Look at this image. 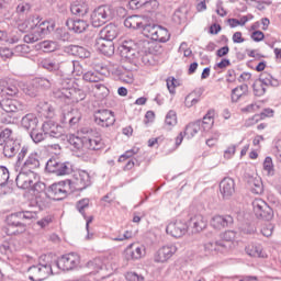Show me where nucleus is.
Instances as JSON below:
<instances>
[{"label":"nucleus","instance_id":"a878e982","mask_svg":"<svg viewBox=\"0 0 281 281\" xmlns=\"http://www.w3.org/2000/svg\"><path fill=\"white\" fill-rule=\"evenodd\" d=\"M89 203L90 200L89 198H83L79 201H77L76 203V210L79 212V214H81V216H83L85 221H86V229L89 231V225H91V223H93V215L91 216H87L86 210H89Z\"/></svg>","mask_w":281,"mask_h":281},{"label":"nucleus","instance_id":"72a5a7b5","mask_svg":"<svg viewBox=\"0 0 281 281\" xmlns=\"http://www.w3.org/2000/svg\"><path fill=\"white\" fill-rule=\"evenodd\" d=\"M97 47L100 54H103V56H108V58H111L113 54H115V45L113 42H106L99 40L97 42Z\"/></svg>","mask_w":281,"mask_h":281},{"label":"nucleus","instance_id":"6e6d98bb","mask_svg":"<svg viewBox=\"0 0 281 281\" xmlns=\"http://www.w3.org/2000/svg\"><path fill=\"white\" fill-rule=\"evenodd\" d=\"M82 78L86 82H100V80L103 79L102 76H100V74H98L95 70L94 71H87L82 75Z\"/></svg>","mask_w":281,"mask_h":281},{"label":"nucleus","instance_id":"f704fd0d","mask_svg":"<svg viewBox=\"0 0 281 281\" xmlns=\"http://www.w3.org/2000/svg\"><path fill=\"white\" fill-rule=\"evenodd\" d=\"M259 82L261 85H265V87H280V80L276 79L271 74L263 71L259 75L258 78Z\"/></svg>","mask_w":281,"mask_h":281},{"label":"nucleus","instance_id":"39448f33","mask_svg":"<svg viewBox=\"0 0 281 281\" xmlns=\"http://www.w3.org/2000/svg\"><path fill=\"white\" fill-rule=\"evenodd\" d=\"M29 153L30 147L23 145L22 150L16 156L15 168H22V170L34 172L36 168H41V155L38 151Z\"/></svg>","mask_w":281,"mask_h":281},{"label":"nucleus","instance_id":"37998d69","mask_svg":"<svg viewBox=\"0 0 281 281\" xmlns=\"http://www.w3.org/2000/svg\"><path fill=\"white\" fill-rule=\"evenodd\" d=\"M247 91H249V86L247 83L234 88L231 94L232 102H238Z\"/></svg>","mask_w":281,"mask_h":281},{"label":"nucleus","instance_id":"0e129e2a","mask_svg":"<svg viewBox=\"0 0 281 281\" xmlns=\"http://www.w3.org/2000/svg\"><path fill=\"white\" fill-rule=\"evenodd\" d=\"M186 12L181 11V9H177L173 13L172 21L177 23V25H181V23H186Z\"/></svg>","mask_w":281,"mask_h":281},{"label":"nucleus","instance_id":"338daca9","mask_svg":"<svg viewBox=\"0 0 281 281\" xmlns=\"http://www.w3.org/2000/svg\"><path fill=\"white\" fill-rule=\"evenodd\" d=\"M31 9H32V5H30V3L22 2V3L18 4L16 12L21 16L23 14H27Z\"/></svg>","mask_w":281,"mask_h":281},{"label":"nucleus","instance_id":"1a4fd4ad","mask_svg":"<svg viewBox=\"0 0 281 281\" xmlns=\"http://www.w3.org/2000/svg\"><path fill=\"white\" fill-rule=\"evenodd\" d=\"M111 19H113V7L109 4L95 8L90 15L92 27H102V25L109 23Z\"/></svg>","mask_w":281,"mask_h":281},{"label":"nucleus","instance_id":"864d4df0","mask_svg":"<svg viewBox=\"0 0 281 281\" xmlns=\"http://www.w3.org/2000/svg\"><path fill=\"white\" fill-rule=\"evenodd\" d=\"M21 116L19 114H12L8 112H3L0 116L1 124H14V122H18Z\"/></svg>","mask_w":281,"mask_h":281},{"label":"nucleus","instance_id":"cd10ccee","mask_svg":"<svg viewBox=\"0 0 281 281\" xmlns=\"http://www.w3.org/2000/svg\"><path fill=\"white\" fill-rule=\"evenodd\" d=\"M29 273L32 276H29V280L31 281H43L48 276H52L49 272H47V268H42L38 265H33L27 269Z\"/></svg>","mask_w":281,"mask_h":281},{"label":"nucleus","instance_id":"aec40b11","mask_svg":"<svg viewBox=\"0 0 281 281\" xmlns=\"http://www.w3.org/2000/svg\"><path fill=\"white\" fill-rule=\"evenodd\" d=\"M211 225L214 229H225L226 227H233L234 216L229 214L214 215L211 218Z\"/></svg>","mask_w":281,"mask_h":281},{"label":"nucleus","instance_id":"473e14b6","mask_svg":"<svg viewBox=\"0 0 281 281\" xmlns=\"http://www.w3.org/2000/svg\"><path fill=\"white\" fill-rule=\"evenodd\" d=\"M120 53L122 58H127L131 60V58L135 56V42L132 40L124 41L120 46Z\"/></svg>","mask_w":281,"mask_h":281},{"label":"nucleus","instance_id":"6e6552de","mask_svg":"<svg viewBox=\"0 0 281 281\" xmlns=\"http://www.w3.org/2000/svg\"><path fill=\"white\" fill-rule=\"evenodd\" d=\"M45 170L49 175H55V177H67L74 172V164L69 161H60L58 158H49L46 162Z\"/></svg>","mask_w":281,"mask_h":281},{"label":"nucleus","instance_id":"7c9ffc66","mask_svg":"<svg viewBox=\"0 0 281 281\" xmlns=\"http://www.w3.org/2000/svg\"><path fill=\"white\" fill-rule=\"evenodd\" d=\"M21 126L25 131H34V128L38 127V117L34 113H27L21 119Z\"/></svg>","mask_w":281,"mask_h":281},{"label":"nucleus","instance_id":"4468645a","mask_svg":"<svg viewBox=\"0 0 281 281\" xmlns=\"http://www.w3.org/2000/svg\"><path fill=\"white\" fill-rule=\"evenodd\" d=\"M70 183L74 184L75 190L82 192L91 186V176L85 170L75 171Z\"/></svg>","mask_w":281,"mask_h":281},{"label":"nucleus","instance_id":"c85d7f7f","mask_svg":"<svg viewBox=\"0 0 281 281\" xmlns=\"http://www.w3.org/2000/svg\"><path fill=\"white\" fill-rule=\"evenodd\" d=\"M124 254L126 260H139L144 256V246L131 244L126 247Z\"/></svg>","mask_w":281,"mask_h":281},{"label":"nucleus","instance_id":"49530a36","mask_svg":"<svg viewBox=\"0 0 281 281\" xmlns=\"http://www.w3.org/2000/svg\"><path fill=\"white\" fill-rule=\"evenodd\" d=\"M153 2L150 0H130L128 7L130 10H144L146 8H150Z\"/></svg>","mask_w":281,"mask_h":281},{"label":"nucleus","instance_id":"e433bc0d","mask_svg":"<svg viewBox=\"0 0 281 281\" xmlns=\"http://www.w3.org/2000/svg\"><path fill=\"white\" fill-rule=\"evenodd\" d=\"M140 30L144 36H146V38H150L151 41H154L157 34V30H159V25L148 24V18H146L144 25Z\"/></svg>","mask_w":281,"mask_h":281},{"label":"nucleus","instance_id":"9d476101","mask_svg":"<svg viewBox=\"0 0 281 281\" xmlns=\"http://www.w3.org/2000/svg\"><path fill=\"white\" fill-rule=\"evenodd\" d=\"M78 265H80V257L76 252L63 255L53 261V267H56L59 271H72Z\"/></svg>","mask_w":281,"mask_h":281},{"label":"nucleus","instance_id":"4c0bfd02","mask_svg":"<svg viewBox=\"0 0 281 281\" xmlns=\"http://www.w3.org/2000/svg\"><path fill=\"white\" fill-rule=\"evenodd\" d=\"M214 110H209L203 120H200V128L204 132L210 131L214 126Z\"/></svg>","mask_w":281,"mask_h":281},{"label":"nucleus","instance_id":"f03ea898","mask_svg":"<svg viewBox=\"0 0 281 281\" xmlns=\"http://www.w3.org/2000/svg\"><path fill=\"white\" fill-rule=\"evenodd\" d=\"M37 214L34 211H19L11 213L7 216L5 223L8 225L7 234L9 236H19L24 234L27 229V221H33L36 218Z\"/></svg>","mask_w":281,"mask_h":281},{"label":"nucleus","instance_id":"7ed1b4c3","mask_svg":"<svg viewBox=\"0 0 281 281\" xmlns=\"http://www.w3.org/2000/svg\"><path fill=\"white\" fill-rule=\"evenodd\" d=\"M78 65L77 63H66V64H58L52 59H43L40 63V67L42 69H46V71H49L53 74V79L57 85H69L70 80L69 77L71 76V69L72 67H76Z\"/></svg>","mask_w":281,"mask_h":281},{"label":"nucleus","instance_id":"ea45409f","mask_svg":"<svg viewBox=\"0 0 281 281\" xmlns=\"http://www.w3.org/2000/svg\"><path fill=\"white\" fill-rule=\"evenodd\" d=\"M262 170L266 177L276 176V166L273 165V158L270 156L266 157L262 164Z\"/></svg>","mask_w":281,"mask_h":281},{"label":"nucleus","instance_id":"603ef678","mask_svg":"<svg viewBox=\"0 0 281 281\" xmlns=\"http://www.w3.org/2000/svg\"><path fill=\"white\" fill-rule=\"evenodd\" d=\"M252 91L254 95H256L257 98H262V95L267 93V88L265 85H262L261 81H259V79H256L252 83Z\"/></svg>","mask_w":281,"mask_h":281},{"label":"nucleus","instance_id":"3c124183","mask_svg":"<svg viewBox=\"0 0 281 281\" xmlns=\"http://www.w3.org/2000/svg\"><path fill=\"white\" fill-rule=\"evenodd\" d=\"M68 142L70 146L76 148V150H81V148H85V135L70 136Z\"/></svg>","mask_w":281,"mask_h":281},{"label":"nucleus","instance_id":"412c9836","mask_svg":"<svg viewBox=\"0 0 281 281\" xmlns=\"http://www.w3.org/2000/svg\"><path fill=\"white\" fill-rule=\"evenodd\" d=\"M0 106L4 113H12L13 115H19V111H23V103L16 99H2Z\"/></svg>","mask_w":281,"mask_h":281},{"label":"nucleus","instance_id":"c756f323","mask_svg":"<svg viewBox=\"0 0 281 281\" xmlns=\"http://www.w3.org/2000/svg\"><path fill=\"white\" fill-rule=\"evenodd\" d=\"M188 225L189 227H192L193 234H199V232H203V229L207 227V221H205V217H203V215L198 214L189 220Z\"/></svg>","mask_w":281,"mask_h":281},{"label":"nucleus","instance_id":"58836bf2","mask_svg":"<svg viewBox=\"0 0 281 281\" xmlns=\"http://www.w3.org/2000/svg\"><path fill=\"white\" fill-rule=\"evenodd\" d=\"M199 131H201V120L189 123L184 128L183 135H187L188 139H192Z\"/></svg>","mask_w":281,"mask_h":281},{"label":"nucleus","instance_id":"dca6fc26","mask_svg":"<svg viewBox=\"0 0 281 281\" xmlns=\"http://www.w3.org/2000/svg\"><path fill=\"white\" fill-rule=\"evenodd\" d=\"M47 199L53 201H63L67 196V189H65V182H57L50 184L44 193Z\"/></svg>","mask_w":281,"mask_h":281},{"label":"nucleus","instance_id":"f257e3e1","mask_svg":"<svg viewBox=\"0 0 281 281\" xmlns=\"http://www.w3.org/2000/svg\"><path fill=\"white\" fill-rule=\"evenodd\" d=\"M27 25L31 30V34L24 35V43H36L41 38L49 36L56 27L54 21H43L38 15H31L26 19Z\"/></svg>","mask_w":281,"mask_h":281},{"label":"nucleus","instance_id":"a19ab883","mask_svg":"<svg viewBox=\"0 0 281 281\" xmlns=\"http://www.w3.org/2000/svg\"><path fill=\"white\" fill-rule=\"evenodd\" d=\"M154 41L157 43H168L170 41V32L164 26H158Z\"/></svg>","mask_w":281,"mask_h":281},{"label":"nucleus","instance_id":"6ab92c4d","mask_svg":"<svg viewBox=\"0 0 281 281\" xmlns=\"http://www.w3.org/2000/svg\"><path fill=\"white\" fill-rule=\"evenodd\" d=\"M176 254L177 246L175 244L162 246L155 255V262H168V260Z\"/></svg>","mask_w":281,"mask_h":281},{"label":"nucleus","instance_id":"423d86ee","mask_svg":"<svg viewBox=\"0 0 281 281\" xmlns=\"http://www.w3.org/2000/svg\"><path fill=\"white\" fill-rule=\"evenodd\" d=\"M236 238L234 231H226L222 235V239L215 241H207L204 244V251L209 256H216L218 254H227L229 251V243Z\"/></svg>","mask_w":281,"mask_h":281},{"label":"nucleus","instance_id":"79ce46f5","mask_svg":"<svg viewBox=\"0 0 281 281\" xmlns=\"http://www.w3.org/2000/svg\"><path fill=\"white\" fill-rule=\"evenodd\" d=\"M30 137L34 144H41L42 142H45V138L47 137V135L45 134V132H43V126H42L41 128L35 127L31 130Z\"/></svg>","mask_w":281,"mask_h":281},{"label":"nucleus","instance_id":"f8f14e48","mask_svg":"<svg viewBox=\"0 0 281 281\" xmlns=\"http://www.w3.org/2000/svg\"><path fill=\"white\" fill-rule=\"evenodd\" d=\"M252 210L256 218L259 221H271L273 218V209L263 200H255L252 202Z\"/></svg>","mask_w":281,"mask_h":281},{"label":"nucleus","instance_id":"052dcab7","mask_svg":"<svg viewBox=\"0 0 281 281\" xmlns=\"http://www.w3.org/2000/svg\"><path fill=\"white\" fill-rule=\"evenodd\" d=\"M55 36L57 41H63V43H67V41H71V34L69 31L65 29H57L55 32Z\"/></svg>","mask_w":281,"mask_h":281},{"label":"nucleus","instance_id":"f3484780","mask_svg":"<svg viewBox=\"0 0 281 281\" xmlns=\"http://www.w3.org/2000/svg\"><path fill=\"white\" fill-rule=\"evenodd\" d=\"M81 120L82 114L76 109H70L68 111L64 110L60 116V122L65 125L68 124L70 128H76Z\"/></svg>","mask_w":281,"mask_h":281},{"label":"nucleus","instance_id":"de8ad7c7","mask_svg":"<svg viewBox=\"0 0 281 281\" xmlns=\"http://www.w3.org/2000/svg\"><path fill=\"white\" fill-rule=\"evenodd\" d=\"M249 183H250L252 194H262V192H265V186L262 184L261 179L251 178Z\"/></svg>","mask_w":281,"mask_h":281},{"label":"nucleus","instance_id":"5701e85b","mask_svg":"<svg viewBox=\"0 0 281 281\" xmlns=\"http://www.w3.org/2000/svg\"><path fill=\"white\" fill-rule=\"evenodd\" d=\"M65 25L69 32H74V34H82L87 32V29L89 27V23H87V21L71 18L66 20Z\"/></svg>","mask_w":281,"mask_h":281},{"label":"nucleus","instance_id":"e2e57ef3","mask_svg":"<svg viewBox=\"0 0 281 281\" xmlns=\"http://www.w3.org/2000/svg\"><path fill=\"white\" fill-rule=\"evenodd\" d=\"M31 188L38 195L44 194V196H45V192H47V184H45L44 182H41V181L33 182Z\"/></svg>","mask_w":281,"mask_h":281},{"label":"nucleus","instance_id":"bf43d9fd","mask_svg":"<svg viewBox=\"0 0 281 281\" xmlns=\"http://www.w3.org/2000/svg\"><path fill=\"white\" fill-rule=\"evenodd\" d=\"M165 125L172 128V126H177V112L175 110H170L165 117Z\"/></svg>","mask_w":281,"mask_h":281},{"label":"nucleus","instance_id":"8fccbe9b","mask_svg":"<svg viewBox=\"0 0 281 281\" xmlns=\"http://www.w3.org/2000/svg\"><path fill=\"white\" fill-rule=\"evenodd\" d=\"M33 203L38 207V210H47L49 207V198H47L45 194L36 195Z\"/></svg>","mask_w":281,"mask_h":281},{"label":"nucleus","instance_id":"9b49d317","mask_svg":"<svg viewBox=\"0 0 281 281\" xmlns=\"http://www.w3.org/2000/svg\"><path fill=\"white\" fill-rule=\"evenodd\" d=\"M15 171L19 172L15 178L16 187L20 190H30L34 186V179H36V173L34 171L25 170L23 168H18L14 166Z\"/></svg>","mask_w":281,"mask_h":281},{"label":"nucleus","instance_id":"2f4dec72","mask_svg":"<svg viewBox=\"0 0 281 281\" xmlns=\"http://www.w3.org/2000/svg\"><path fill=\"white\" fill-rule=\"evenodd\" d=\"M66 53L70 56H76L77 58H90L91 52H89L87 48L78 45H69L66 47Z\"/></svg>","mask_w":281,"mask_h":281},{"label":"nucleus","instance_id":"c03bdc74","mask_svg":"<svg viewBox=\"0 0 281 281\" xmlns=\"http://www.w3.org/2000/svg\"><path fill=\"white\" fill-rule=\"evenodd\" d=\"M70 12L76 16H85L89 12V7L85 3L75 2L70 5Z\"/></svg>","mask_w":281,"mask_h":281},{"label":"nucleus","instance_id":"bb28decb","mask_svg":"<svg viewBox=\"0 0 281 281\" xmlns=\"http://www.w3.org/2000/svg\"><path fill=\"white\" fill-rule=\"evenodd\" d=\"M146 16L144 15H128L125 20H124V25L125 27H127L128 30H142V27H144V23L146 22Z\"/></svg>","mask_w":281,"mask_h":281},{"label":"nucleus","instance_id":"0eeeda50","mask_svg":"<svg viewBox=\"0 0 281 281\" xmlns=\"http://www.w3.org/2000/svg\"><path fill=\"white\" fill-rule=\"evenodd\" d=\"M78 133L83 135V148L87 150H102L104 148V143L98 131L91 127H81Z\"/></svg>","mask_w":281,"mask_h":281},{"label":"nucleus","instance_id":"a211bd4d","mask_svg":"<svg viewBox=\"0 0 281 281\" xmlns=\"http://www.w3.org/2000/svg\"><path fill=\"white\" fill-rule=\"evenodd\" d=\"M23 142L19 138L14 140H9L5 145H3L2 154L7 159H13L23 150Z\"/></svg>","mask_w":281,"mask_h":281},{"label":"nucleus","instance_id":"13d9d810","mask_svg":"<svg viewBox=\"0 0 281 281\" xmlns=\"http://www.w3.org/2000/svg\"><path fill=\"white\" fill-rule=\"evenodd\" d=\"M273 109L266 108L260 114H255L251 120L255 123L260 122V120H265V117H273Z\"/></svg>","mask_w":281,"mask_h":281},{"label":"nucleus","instance_id":"774afa93","mask_svg":"<svg viewBox=\"0 0 281 281\" xmlns=\"http://www.w3.org/2000/svg\"><path fill=\"white\" fill-rule=\"evenodd\" d=\"M125 279L127 281H144V276L137 274V272H127Z\"/></svg>","mask_w":281,"mask_h":281},{"label":"nucleus","instance_id":"4d7b16f0","mask_svg":"<svg viewBox=\"0 0 281 281\" xmlns=\"http://www.w3.org/2000/svg\"><path fill=\"white\" fill-rule=\"evenodd\" d=\"M8 181H10V170L5 166H0V188H5Z\"/></svg>","mask_w":281,"mask_h":281},{"label":"nucleus","instance_id":"ddd939ff","mask_svg":"<svg viewBox=\"0 0 281 281\" xmlns=\"http://www.w3.org/2000/svg\"><path fill=\"white\" fill-rule=\"evenodd\" d=\"M93 122L97 126H101V128H109V126L115 124V116L111 110H98L93 114Z\"/></svg>","mask_w":281,"mask_h":281},{"label":"nucleus","instance_id":"09e8293b","mask_svg":"<svg viewBox=\"0 0 281 281\" xmlns=\"http://www.w3.org/2000/svg\"><path fill=\"white\" fill-rule=\"evenodd\" d=\"M13 131L11 128H4L0 132V146H5L8 142H14L16 138L12 137Z\"/></svg>","mask_w":281,"mask_h":281},{"label":"nucleus","instance_id":"4be33fe9","mask_svg":"<svg viewBox=\"0 0 281 281\" xmlns=\"http://www.w3.org/2000/svg\"><path fill=\"white\" fill-rule=\"evenodd\" d=\"M42 131L45 133V135H48L55 139H60L63 136V127L54 121H45L42 124Z\"/></svg>","mask_w":281,"mask_h":281},{"label":"nucleus","instance_id":"5fc2aeb1","mask_svg":"<svg viewBox=\"0 0 281 281\" xmlns=\"http://www.w3.org/2000/svg\"><path fill=\"white\" fill-rule=\"evenodd\" d=\"M33 85L34 87H36L37 90L49 89V87H52V81L44 77H37L33 80Z\"/></svg>","mask_w":281,"mask_h":281},{"label":"nucleus","instance_id":"a18cd8bd","mask_svg":"<svg viewBox=\"0 0 281 281\" xmlns=\"http://www.w3.org/2000/svg\"><path fill=\"white\" fill-rule=\"evenodd\" d=\"M37 266H40L42 269H46V272L47 273H54V267H56V266H54V261H50L49 260V256H47V255H42L41 257H40V261H38V263H37Z\"/></svg>","mask_w":281,"mask_h":281},{"label":"nucleus","instance_id":"c9c22d12","mask_svg":"<svg viewBox=\"0 0 281 281\" xmlns=\"http://www.w3.org/2000/svg\"><path fill=\"white\" fill-rule=\"evenodd\" d=\"M0 94L9 95V98H16V95H19V86L10 82L0 85Z\"/></svg>","mask_w":281,"mask_h":281},{"label":"nucleus","instance_id":"20e7f679","mask_svg":"<svg viewBox=\"0 0 281 281\" xmlns=\"http://www.w3.org/2000/svg\"><path fill=\"white\" fill-rule=\"evenodd\" d=\"M68 85L61 83L58 90L54 92L55 98L58 100H63L66 104H78V102H82L86 100L87 92L80 88H74V79L71 76L69 77Z\"/></svg>","mask_w":281,"mask_h":281},{"label":"nucleus","instance_id":"393cba45","mask_svg":"<svg viewBox=\"0 0 281 281\" xmlns=\"http://www.w3.org/2000/svg\"><path fill=\"white\" fill-rule=\"evenodd\" d=\"M117 34H120L117 25L110 23L101 30L99 40L113 43L117 38Z\"/></svg>","mask_w":281,"mask_h":281},{"label":"nucleus","instance_id":"680f3d73","mask_svg":"<svg viewBox=\"0 0 281 281\" xmlns=\"http://www.w3.org/2000/svg\"><path fill=\"white\" fill-rule=\"evenodd\" d=\"M26 54H30L27 44H21L13 48V56H26Z\"/></svg>","mask_w":281,"mask_h":281},{"label":"nucleus","instance_id":"b1692460","mask_svg":"<svg viewBox=\"0 0 281 281\" xmlns=\"http://www.w3.org/2000/svg\"><path fill=\"white\" fill-rule=\"evenodd\" d=\"M220 192L223 199H232L236 192V182L234 179L226 177L220 182Z\"/></svg>","mask_w":281,"mask_h":281},{"label":"nucleus","instance_id":"69168bd1","mask_svg":"<svg viewBox=\"0 0 281 281\" xmlns=\"http://www.w3.org/2000/svg\"><path fill=\"white\" fill-rule=\"evenodd\" d=\"M24 93L26 95H30V98H36V95H38V88L34 86V81L31 85H29L26 88H24Z\"/></svg>","mask_w":281,"mask_h":281},{"label":"nucleus","instance_id":"2eb2a0df","mask_svg":"<svg viewBox=\"0 0 281 281\" xmlns=\"http://www.w3.org/2000/svg\"><path fill=\"white\" fill-rule=\"evenodd\" d=\"M188 222L176 220L167 225L166 232L169 236H172V238H181L188 234Z\"/></svg>","mask_w":281,"mask_h":281}]
</instances>
